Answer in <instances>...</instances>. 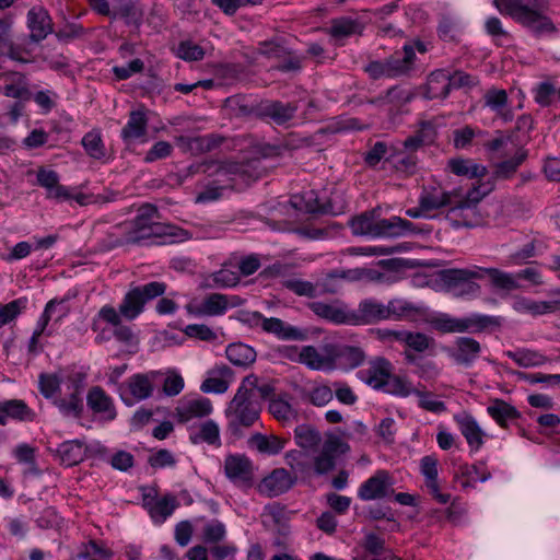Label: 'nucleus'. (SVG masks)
<instances>
[{
  "mask_svg": "<svg viewBox=\"0 0 560 560\" xmlns=\"http://www.w3.org/2000/svg\"><path fill=\"white\" fill-rule=\"evenodd\" d=\"M256 385V375L245 376L225 409L226 432L235 439L242 438L244 429L250 428L259 419L260 409L250 399V387Z\"/></svg>",
  "mask_w": 560,
  "mask_h": 560,
  "instance_id": "f257e3e1",
  "label": "nucleus"
},
{
  "mask_svg": "<svg viewBox=\"0 0 560 560\" xmlns=\"http://www.w3.org/2000/svg\"><path fill=\"white\" fill-rule=\"evenodd\" d=\"M159 218L156 207L145 203L138 209L133 220L120 225L124 230L125 243L143 245L156 243V238L172 235L170 226L156 221Z\"/></svg>",
  "mask_w": 560,
  "mask_h": 560,
  "instance_id": "f03ea898",
  "label": "nucleus"
},
{
  "mask_svg": "<svg viewBox=\"0 0 560 560\" xmlns=\"http://www.w3.org/2000/svg\"><path fill=\"white\" fill-rule=\"evenodd\" d=\"M354 235H369L373 237H400L416 233L412 222L400 217L376 219V211H366L350 221Z\"/></svg>",
  "mask_w": 560,
  "mask_h": 560,
  "instance_id": "7ed1b4c3",
  "label": "nucleus"
},
{
  "mask_svg": "<svg viewBox=\"0 0 560 560\" xmlns=\"http://www.w3.org/2000/svg\"><path fill=\"white\" fill-rule=\"evenodd\" d=\"M501 324V317L476 313L460 318L448 314H439L431 319L433 328L442 334H479L490 327H500Z\"/></svg>",
  "mask_w": 560,
  "mask_h": 560,
  "instance_id": "20e7f679",
  "label": "nucleus"
},
{
  "mask_svg": "<svg viewBox=\"0 0 560 560\" xmlns=\"http://www.w3.org/2000/svg\"><path fill=\"white\" fill-rule=\"evenodd\" d=\"M494 5L501 13L510 15L536 35L555 31L552 22L547 16L525 4L523 0H494Z\"/></svg>",
  "mask_w": 560,
  "mask_h": 560,
  "instance_id": "39448f33",
  "label": "nucleus"
},
{
  "mask_svg": "<svg viewBox=\"0 0 560 560\" xmlns=\"http://www.w3.org/2000/svg\"><path fill=\"white\" fill-rule=\"evenodd\" d=\"M439 278L445 291L454 296H476L480 292V285L474 280L482 279V267L443 269L439 272Z\"/></svg>",
  "mask_w": 560,
  "mask_h": 560,
  "instance_id": "423d86ee",
  "label": "nucleus"
},
{
  "mask_svg": "<svg viewBox=\"0 0 560 560\" xmlns=\"http://www.w3.org/2000/svg\"><path fill=\"white\" fill-rule=\"evenodd\" d=\"M165 291L166 284L159 281L131 288L119 304V313L124 318L133 320L143 312L145 303L162 296Z\"/></svg>",
  "mask_w": 560,
  "mask_h": 560,
  "instance_id": "0eeeda50",
  "label": "nucleus"
},
{
  "mask_svg": "<svg viewBox=\"0 0 560 560\" xmlns=\"http://www.w3.org/2000/svg\"><path fill=\"white\" fill-rule=\"evenodd\" d=\"M348 448V444L338 435L327 434L320 452L313 458L315 474L325 475L331 471L336 466L338 455L346 453Z\"/></svg>",
  "mask_w": 560,
  "mask_h": 560,
  "instance_id": "6e6552de",
  "label": "nucleus"
},
{
  "mask_svg": "<svg viewBox=\"0 0 560 560\" xmlns=\"http://www.w3.org/2000/svg\"><path fill=\"white\" fill-rule=\"evenodd\" d=\"M350 325H373L388 320L386 305L381 301L369 298L362 300L357 310L349 311Z\"/></svg>",
  "mask_w": 560,
  "mask_h": 560,
  "instance_id": "1a4fd4ad",
  "label": "nucleus"
},
{
  "mask_svg": "<svg viewBox=\"0 0 560 560\" xmlns=\"http://www.w3.org/2000/svg\"><path fill=\"white\" fill-rule=\"evenodd\" d=\"M224 471L226 477L240 487L249 488L254 483V465L243 454H231L224 459Z\"/></svg>",
  "mask_w": 560,
  "mask_h": 560,
  "instance_id": "9d476101",
  "label": "nucleus"
},
{
  "mask_svg": "<svg viewBox=\"0 0 560 560\" xmlns=\"http://www.w3.org/2000/svg\"><path fill=\"white\" fill-rule=\"evenodd\" d=\"M393 485L390 474L380 469L360 486L358 497L362 501L384 499L394 493Z\"/></svg>",
  "mask_w": 560,
  "mask_h": 560,
  "instance_id": "9b49d317",
  "label": "nucleus"
},
{
  "mask_svg": "<svg viewBox=\"0 0 560 560\" xmlns=\"http://www.w3.org/2000/svg\"><path fill=\"white\" fill-rule=\"evenodd\" d=\"M298 109L296 102L266 100L257 104V117L269 119L278 126H287L295 117Z\"/></svg>",
  "mask_w": 560,
  "mask_h": 560,
  "instance_id": "f8f14e48",
  "label": "nucleus"
},
{
  "mask_svg": "<svg viewBox=\"0 0 560 560\" xmlns=\"http://www.w3.org/2000/svg\"><path fill=\"white\" fill-rule=\"evenodd\" d=\"M260 322L261 329L276 336L280 340L304 341L307 339V330L292 326L277 317H265L259 313L254 314Z\"/></svg>",
  "mask_w": 560,
  "mask_h": 560,
  "instance_id": "ddd939ff",
  "label": "nucleus"
},
{
  "mask_svg": "<svg viewBox=\"0 0 560 560\" xmlns=\"http://www.w3.org/2000/svg\"><path fill=\"white\" fill-rule=\"evenodd\" d=\"M332 343L324 345L320 350L314 346H304L299 352V362L306 365L311 370L332 371Z\"/></svg>",
  "mask_w": 560,
  "mask_h": 560,
  "instance_id": "4468645a",
  "label": "nucleus"
},
{
  "mask_svg": "<svg viewBox=\"0 0 560 560\" xmlns=\"http://www.w3.org/2000/svg\"><path fill=\"white\" fill-rule=\"evenodd\" d=\"M294 483L295 478L287 469L276 468L259 482L258 491L268 498H275L289 491Z\"/></svg>",
  "mask_w": 560,
  "mask_h": 560,
  "instance_id": "2eb2a0df",
  "label": "nucleus"
},
{
  "mask_svg": "<svg viewBox=\"0 0 560 560\" xmlns=\"http://www.w3.org/2000/svg\"><path fill=\"white\" fill-rule=\"evenodd\" d=\"M52 26V20L44 7L36 5L28 10L27 27L30 30L31 42L39 43L44 40L54 32Z\"/></svg>",
  "mask_w": 560,
  "mask_h": 560,
  "instance_id": "dca6fc26",
  "label": "nucleus"
},
{
  "mask_svg": "<svg viewBox=\"0 0 560 560\" xmlns=\"http://www.w3.org/2000/svg\"><path fill=\"white\" fill-rule=\"evenodd\" d=\"M481 345L471 337H458L448 351L450 358L458 365L469 368L479 358Z\"/></svg>",
  "mask_w": 560,
  "mask_h": 560,
  "instance_id": "f3484780",
  "label": "nucleus"
},
{
  "mask_svg": "<svg viewBox=\"0 0 560 560\" xmlns=\"http://www.w3.org/2000/svg\"><path fill=\"white\" fill-rule=\"evenodd\" d=\"M332 349L334 370L336 368L346 371L357 369L363 364L366 358L364 350L357 346L332 343Z\"/></svg>",
  "mask_w": 560,
  "mask_h": 560,
  "instance_id": "a211bd4d",
  "label": "nucleus"
},
{
  "mask_svg": "<svg viewBox=\"0 0 560 560\" xmlns=\"http://www.w3.org/2000/svg\"><path fill=\"white\" fill-rule=\"evenodd\" d=\"M213 410L209 398L198 397L182 400L175 409V417L178 422L187 423L194 419L209 416Z\"/></svg>",
  "mask_w": 560,
  "mask_h": 560,
  "instance_id": "6ab92c4d",
  "label": "nucleus"
},
{
  "mask_svg": "<svg viewBox=\"0 0 560 560\" xmlns=\"http://www.w3.org/2000/svg\"><path fill=\"white\" fill-rule=\"evenodd\" d=\"M438 465L439 460L433 455H427L420 460V471L424 477L425 487L429 493L441 504H446L451 495L448 493H442L440 491L439 480H438Z\"/></svg>",
  "mask_w": 560,
  "mask_h": 560,
  "instance_id": "aec40b11",
  "label": "nucleus"
},
{
  "mask_svg": "<svg viewBox=\"0 0 560 560\" xmlns=\"http://www.w3.org/2000/svg\"><path fill=\"white\" fill-rule=\"evenodd\" d=\"M392 371V363L387 359L378 357L372 360L369 368L361 370L358 375L372 388L382 390Z\"/></svg>",
  "mask_w": 560,
  "mask_h": 560,
  "instance_id": "412c9836",
  "label": "nucleus"
},
{
  "mask_svg": "<svg viewBox=\"0 0 560 560\" xmlns=\"http://www.w3.org/2000/svg\"><path fill=\"white\" fill-rule=\"evenodd\" d=\"M178 501L174 494L167 493L161 498L143 495V506L148 510L154 523H163L178 506Z\"/></svg>",
  "mask_w": 560,
  "mask_h": 560,
  "instance_id": "4be33fe9",
  "label": "nucleus"
},
{
  "mask_svg": "<svg viewBox=\"0 0 560 560\" xmlns=\"http://www.w3.org/2000/svg\"><path fill=\"white\" fill-rule=\"evenodd\" d=\"M307 307L319 318L337 325H350V310L340 301H335L330 304L322 301H313L307 304Z\"/></svg>",
  "mask_w": 560,
  "mask_h": 560,
  "instance_id": "5701e85b",
  "label": "nucleus"
},
{
  "mask_svg": "<svg viewBox=\"0 0 560 560\" xmlns=\"http://www.w3.org/2000/svg\"><path fill=\"white\" fill-rule=\"evenodd\" d=\"M195 173H203L213 179H228L234 176L242 175L245 173L243 164L236 162H222V161H205L203 163L196 166Z\"/></svg>",
  "mask_w": 560,
  "mask_h": 560,
  "instance_id": "b1692460",
  "label": "nucleus"
},
{
  "mask_svg": "<svg viewBox=\"0 0 560 560\" xmlns=\"http://www.w3.org/2000/svg\"><path fill=\"white\" fill-rule=\"evenodd\" d=\"M88 407L106 421H112L116 418L117 412L114 401L109 395L101 386H93L86 395Z\"/></svg>",
  "mask_w": 560,
  "mask_h": 560,
  "instance_id": "393cba45",
  "label": "nucleus"
},
{
  "mask_svg": "<svg viewBox=\"0 0 560 560\" xmlns=\"http://www.w3.org/2000/svg\"><path fill=\"white\" fill-rule=\"evenodd\" d=\"M235 302H230L228 295L221 293L208 294L199 304L189 307V312L196 316H219L223 315L230 306H236Z\"/></svg>",
  "mask_w": 560,
  "mask_h": 560,
  "instance_id": "a878e982",
  "label": "nucleus"
},
{
  "mask_svg": "<svg viewBox=\"0 0 560 560\" xmlns=\"http://www.w3.org/2000/svg\"><path fill=\"white\" fill-rule=\"evenodd\" d=\"M233 378V371L225 364L217 365L208 373L207 378L201 383V392L209 394H223Z\"/></svg>",
  "mask_w": 560,
  "mask_h": 560,
  "instance_id": "bb28decb",
  "label": "nucleus"
},
{
  "mask_svg": "<svg viewBox=\"0 0 560 560\" xmlns=\"http://www.w3.org/2000/svg\"><path fill=\"white\" fill-rule=\"evenodd\" d=\"M0 78L5 82L1 88L4 96L22 101H28L32 97L25 74L18 71H9L0 74Z\"/></svg>",
  "mask_w": 560,
  "mask_h": 560,
  "instance_id": "cd10ccee",
  "label": "nucleus"
},
{
  "mask_svg": "<svg viewBox=\"0 0 560 560\" xmlns=\"http://www.w3.org/2000/svg\"><path fill=\"white\" fill-rule=\"evenodd\" d=\"M455 421L458 424L460 433L467 441L471 452H477L483 445L485 432L479 427L476 419L468 413L455 416Z\"/></svg>",
  "mask_w": 560,
  "mask_h": 560,
  "instance_id": "c85d7f7f",
  "label": "nucleus"
},
{
  "mask_svg": "<svg viewBox=\"0 0 560 560\" xmlns=\"http://www.w3.org/2000/svg\"><path fill=\"white\" fill-rule=\"evenodd\" d=\"M126 386L131 396V399H129L124 393H120L121 399L126 405H132L133 400L140 401L149 398L154 389L150 376L141 373L130 376L126 382Z\"/></svg>",
  "mask_w": 560,
  "mask_h": 560,
  "instance_id": "c756f323",
  "label": "nucleus"
},
{
  "mask_svg": "<svg viewBox=\"0 0 560 560\" xmlns=\"http://www.w3.org/2000/svg\"><path fill=\"white\" fill-rule=\"evenodd\" d=\"M365 24L362 20L351 16H339L330 21L327 33L335 39H343L352 35H361Z\"/></svg>",
  "mask_w": 560,
  "mask_h": 560,
  "instance_id": "7c9ffc66",
  "label": "nucleus"
},
{
  "mask_svg": "<svg viewBox=\"0 0 560 560\" xmlns=\"http://www.w3.org/2000/svg\"><path fill=\"white\" fill-rule=\"evenodd\" d=\"M483 103L504 121L513 119V113L509 105V96L505 90L491 88L483 95Z\"/></svg>",
  "mask_w": 560,
  "mask_h": 560,
  "instance_id": "2f4dec72",
  "label": "nucleus"
},
{
  "mask_svg": "<svg viewBox=\"0 0 560 560\" xmlns=\"http://www.w3.org/2000/svg\"><path fill=\"white\" fill-rule=\"evenodd\" d=\"M148 119L143 110H132L126 126L121 129L125 142L137 140L147 133Z\"/></svg>",
  "mask_w": 560,
  "mask_h": 560,
  "instance_id": "473e14b6",
  "label": "nucleus"
},
{
  "mask_svg": "<svg viewBox=\"0 0 560 560\" xmlns=\"http://www.w3.org/2000/svg\"><path fill=\"white\" fill-rule=\"evenodd\" d=\"M122 19L126 24L140 26L143 12L137 7L133 0H116L112 11V20Z\"/></svg>",
  "mask_w": 560,
  "mask_h": 560,
  "instance_id": "72a5a7b5",
  "label": "nucleus"
},
{
  "mask_svg": "<svg viewBox=\"0 0 560 560\" xmlns=\"http://www.w3.org/2000/svg\"><path fill=\"white\" fill-rule=\"evenodd\" d=\"M404 56L400 57L397 54L386 59L390 78H397L407 74L413 66L416 58L415 47L411 45H405L402 48Z\"/></svg>",
  "mask_w": 560,
  "mask_h": 560,
  "instance_id": "f704fd0d",
  "label": "nucleus"
},
{
  "mask_svg": "<svg viewBox=\"0 0 560 560\" xmlns=\"http://www.w3.org/2000/svg\"><path fill=\"white\" fill-rule=\"evenodd\" d=\"M287 440L276 435H265L261 433L253 434L248 440V445L256 448L261 454L276 455L285 446Z\"/></svg>",
  "mask_w": 560,
  "mask_h": 560,
  "instance_id": "c9c22d12",
  "label": "nucleus"
},
{
  "mask_svg": "<svg viewBox=\"0 0 560 560\" xmlns=\"http://www.w3.org/2000/svg\"><path fill=\"white\" fill-rule=\"evenodd\" d=\"M232 178L225 179H212L203 185V188L196 196V203H206L219 200L225 190L233 189Z\"/></svg>",
  "mask_w": 560,
  "mask_h": 560,
  "instance_id": "e433bc0d",
  "label": "nucleus"
},
{
  "mask_svg": "<svg viewBox=\"0 0 560 560\" xmlns=\"http://www.w3.org/2000/svg\"><path fill=\"white\" fill-rule=\"evenodd\" d=\"M489 416L502 428L508 425V422L521 417L517 409L502 399H493L487 408Z\"/></svg>",
  "mask_w": 560,
  "mask_h": 560,
  "instance_id": "4c0bfd02",
  "label": "nucleus"
},
{
  "mask_svg": "<svg viewBox=\"0 0 560 560\" xmlns=\"http://www.w3.org/2000/svg\"><path fill=\"white\" fill-rule=\"evenodd\" d=\"M225 353L232 364L244 368L253 364L257 357L255 349L243 342L231 343Z\"/></svg>",
  "mask_w": 560,
  "mask_h": 560,
  "instance_id": "58836bf2",
  "label": "nucleus"
},
{
  "mask_svg": "<svg viewBox=\"0 0 560 560\" xmlns=\"http://www.w3.org/2000/svg\"><path fill=\"white\" fill-rule=\"evenodd\" d=\"M385 305L388 313V320H400L422 313L421 306L405 299H392Z\"/></svg>",
  "mask_w": 560,
  "mask_h": 560,
  "instance_id": "ea45409f",
  "label": "nucleus"
},
{
  "mask_svg": "<svg viewBox=\"0 0 560 560\" xmlns=\"http://www.w3.org/2000/svg\"><path fill=\"white\" fill-rule=\"evenodd\" d=\"M0 409L4 412L5 420L11 418L18 421H33L35 418L34 411L21 399L0 401Z\"/></svg>",
  "mask_w": 560,
  "mask_h": 560,
  "instance_id": "a19ab883",
  "label": "nucleus"
},
{
  "mask_svg": "<svg viewBox=\"0 0 560 560\" xmlns=\"http://www.w3.org/2000/svg\"><path fill=\"white\" fill-rule=\"evenodd\" d=\"M440 79L442 83H446L450 85V89H471L479 83L477 77H474L464 71H455L453 74H450L445 70H440L434 77L435 79Z\"/></svg>",
  "mask_w": 560,
  "mask_h": 560,
  "instance_id": "79ce46f5",
  "label": "nucleus"
},
{
  "mask_svg": "<svg viewBox=\"0 0 560 560\" xmlns=\"http://www.w3.org/2000/svg\"><path fill=\"white\" fill-rule=\"evenodd\" d=\"M505 354L522 368L540 366L549 362L546 355L532 349H517Z\"/></svg>",
  "mask_w": 560,
  "mask_h": 560,
  "instance_id": "37998d69",
  "label": "nucleus"
},
{
  "mask_svg": "<svg viewBox=\"0 0 560 560\" xmlns=\"http://www.w3.org/2000/svg\"><path fill=\"white\" fill-rule=\"evenodd\" d=\"M412 98V94L399 86H393L386 91L384 95H380L374 100H371L370 103L374 105H392V108H399L407 103H409Z\"/></svg>",
  "mask_w": 560,
  "mask_h": 560,
  "instance_id": "c03bdc74",
  "label": "nucleus"
},
{
  "mask_svg": "<svg viewBox=\"0 0 560 560\" xmlns=\"http://www.w3.org/2000/svg\"><path fill=\"white\" fill-rule=\"evenodd\" d=\"M421 128L412 136L408 137L404 142V149L408 154H412L424 144L431 143L434 138V128L430 122H421Z\"/></svg>",
  "mask_w": 560,
  "mask_h": 560,
  "instance_id": "a18cd8bd",
  "label": "nucleus"
},
{
  "mask_svg": "<svg viewBox=\"0 0 560 560\" xmlns=\"http://www.w3.org/2000/svg\"><path fill=\"white\" fill-rule=\"evenodd\" d=\"M11 27V21L0 19V56H7L12 60L23 61L13 42Z\"/></svg>",
  "mask_w": 560,
  "mask_h": 560,
  "instance_id": "49530a36",
  "label": "nucleus"
},
{
  "mask_svg": "<svg viewBox=\"0 0 560 560\" xmlns=\"http://www.w3.org/2000/svg\"><path fill=\"white\" fill-rule=\"evenodd\" d=\"M448 166L451 171L458 176L479 178L487 174L486 166L477 164L469 159H453L448 162Z\"/></svg>",
  "mask_w": 560,
  "mask_h": 560,
  "instance_id": "de8ad7c7",
  "label": "nucleus"
},
{
  "mask_svg": "<svg viewBox=\"0 0 560 560\" xmlns=\"http://www.w3.org/2000/svg\"><path fill=\"white\" fill-rule=\"evenodd\" d=\"M527 159V150L518 148L515 154L494 166L493 176L497 179H508L517 171L518 166Z\"/></svg>",
  "mask_w": 560,
  "mask_h": 560,
  "instance_id": "09e8293b",
  "label": "nucleus"
},
{
  "mask_svg": "<svg viewBox=\"0 0 560 560\" xmlns=\"http://www.w3.org/2000/svg\"><path fill=\"white\" fill-rule=\"evenodd\" d=\"M112 551L95 540L82 542L72 560H109Z\"/></svg>",
  "mask_w": 560,
  "mask_h": 560,
  "instance_id": "8fccbe9b",
  "label": "nucleus"
},
{
  "mask_svg": "<svg viewBox=\"0 0 560 560\" xmlns=\"http://www.w3.org/2000/svg\"><path fill=\"white\" fill-rule=\"evenodd\" d=\"M58 454L65 465L74 466L83 460L85 447L79 441H67L59 445Z\"/></svg>",
  "mask_w": 560,
  "mask_h": 560,
  "instance_id": "3c124183",
  "label": "nucleus"
},
{
  "mask_svg": "<svg viewBox=\"0 0 560 560\" xmlns=\"http://www.w3.org/2000/svg\"><path fill=\"white\" fill-rule=\"evenodd\" d=\"M450 205H452V194L447 191L423 190L419 198V206L424 211L436 210Z\"/></svg>",
  "mask_w": 560,
  "mask_h": 560,
  "instance_id": "603ef678",
  "label": "nucleus"
},
{
  "mask_svg": "<svg viewBox=\"0 0 560 560\" xmlns=\"http://www.w3.org/2000/svg\"><path fill=\"white\" fill-rule=\"evenodd\" d=\"M488 275L491 280V284L501 290L514 291L521 288L518 281H516L515 275L504 272L498 268H483L482 276Z\"/></svg>",
  "mask_w": 560,
  "mask_h": 560,
  "instance_id": "864d4df0",
  "label": "nucleus"
},
{
  "mask_svg": "<svg viewBox=\"0 0 560 560\" xmlns=\"http://www.w3.org/2000/svg\"><path fill=\"white\" fill-rule=\"evenodd\" d=\"M296 444L304 450H314L322 442V435L318 430L310 424L298 425L294 430Z\"/></svg>",
  "mask_w": 560,
  "mask_h": 560,
  "instance_id": "5fc2aeb1",
  "label": "nucleus"
},
{
  "mask_svg": "<svg viewBox=\"0 0 560 560\" xmlns=\"http://www.w3.org/2000/svg\"><path fill=\"white\" fill-rule=\"evenodd\" d=\"M86 154L95 160H102L106 156V149L102 140L100 130H91L84 135L81 140Z\"/></svg>",
  "mask_w": 560,
  "mask_h": 560,
  "instance_id": "6e6d98bb",
  "label": "nucleus"
},
{
  "mask_svg": "<svg viewBox=\"0 0 560 560\" xmlns=\"http://www.w3.org/2000/svg\"><path fill=\"white\" fill-rule=\"evenodd\" d=\"M257 52L269 59L280 60L290 55L289 48L285 46L283 38L276 37L269 40H264L258 44Z\"/></svg>",
  "mask_w": 560,
  "mask_h": 560,
  "instance_id": "4d7b16f0",
  "label": "nucleus"
},
{
  "mask_svg": "<svg viewBox=\"0 0 560 560\" xmlns=\"http://www.w3.org/2000/svg\"><path fill=\"white\" fill-rule=\"evenodd\" d=\"M269 411L278 420L288 421L296 417V411L289 401V395L272 397L269 401Z\"/></svg>",
  "mask_w": 560,
  "mask_h": 560,
  "instance_id": "13d9d810",
  "label": "nucleus"
},
{
  "mask_svg": "<svg viewBox=\"0 0 560 560\" xmlns=\"http://www.w3.org/2000/svg\"><path fill=\"white\" fill-rule=\"evenodd\" d=\"M54 405L65 417L80 418L83 412L82 396L70 394L68 398H55Z\"/></svg>",
  "mask_w": 560,
  "mask_h": 560,
  "instance_id": "bf43d9fd",
  "label": "nucleus"
},
{
  "mask_svg": "<svg viewBox=\"0 0 560 560\" xmlns=\"http://www.w3.org/2000/svg\"><path fill=\"white\" fill-rule=\"evenodd\" d=\"M477 191L471 190L467 194L466 199L460 200L456 206L452 207L448 211V219L454 222V226H471L472 224L467 222L465 219L463 221L459 220L462 212L468 209H471L479 201V198L476 196Z\"/></svg>",
  "mask_w": 560,
  "mask_h": 560,
  "instance_id": "052dcab7",
  "label": "nucleus"
},
{
  "mask_svg": "<svg viewBox=\"0 0 560 560\" xmlns=\"http://www.w3.org/2000/svg\"><path fill=\"white\" fill-rule=\"evenodd\" d=\"M401 345L406 346L407 349L422 353L434 346V339L420 331L406 330Z\"/></svg>",
  "mask_w": 560,
  "mask_h": 560,
  "instance_id": "680f3d73",
  "label": "nucleus"
},
{
  "mask_svg": "<svg viewBox=\"0 0 560 560\" xmlns=\"http://www.w3.org/2000/svg\"><path fill=\"white\" fill-rule=\"evenodd\" d=\"M63 301H57V299L50 300L44 310V313L40 318V326L36 330H34L30 341H28V352L36 354L39 351L38 348V340L42 336L45 327L47 326L48 322L51 319V313L57 304H62Z\"/></svg>",
  "mask_w": 560,
  "mask_h": 560,
  "instance_id": "e2e57ef3",
  "label": "nucleus"
},
{
  "mask_svg": "<svg viewBox=\"0 0 560 560\" xmlns=\"http://www.w3.org/2000/svg\"><path fill=\"white\" fill-rule=\"evenodd\" d=\"M382 390L390 395L407 397L413 394L416 389L406 378L393 375L390 372Z\"/></svg>",
  "mask_w": 560,
  "mask_h": 560,
  "instance_id": "0e129e2a",
  "label": "nucleus"
},
{
  "mask_svg": "<svg viewBox=\"0 0 560 560\" xmlns=\"http://www.w3.org/2000/svg\"><path fill=\"white\" fill-rule=\"evenodd\" d=\"M60 385L61 378L57 374L40 373L38 376V389L46 399L57 398Z\"/></svg>",
  "mask_w": 560,
  "mask_h": 560,
  "instance_id": "69168bd1",
  "label": "nucleus"
},
{
  "mask_svg": "<svg viewBox=\"0 0 560 560\" xmlns=\"http://www.w3.org/2000/svg\"><path fill=\"white\" fill-rule=\"evenodd\" d=\"M514 310L520 313H527L534 316L550 313V306L547 301H534L528 298H520L514 303Z\"/></svg>",
  "mask_w": 560,
  "mask_h": 560,
  "instance_id": "338daca9",
  "label": "nucleus"
},
{
  "mask_svg": "<svg viewBox=\"0 0 560 560\" xmlns=\"http://www.w3.org/2000/svg\"><path fill=\"white\" fill-rule=\"evenodd\" d=\"M226 529L222 522L212 520L202 528V541L207 545L219 544L225 538Z\"/></svg>",
  "mask_w": 560,
  "mask_h": 560,
  "instance_id": "774afa93",
  "label": "nucleus"
}]
</instances>
